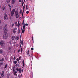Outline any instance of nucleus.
Wrapping results in <instances>:
<instances>
[{
	"label": "nucleus",
	"mask_w": 78,
	"mask_h": 78,
	"mask_svg": "<svg viewBox=\"0 0 78 78\" xmlns=\"http://www.w3.org/2000/svg\"><path fill=\"white\" fill-rule=\"evenodd\" d=\"M20 43H21L22 45H23V41H20Z\"/></svg>",
	"instance_id": "16"
},
{
	"label": "nucleus",
	"mask_w": 78,
	"mask_h": 78,
	"mask_svg": "<svg viewBox=\"0 0 78 78\" xmlns=\"http://www.w3.org/2000/svg\"><path fill=\"white\" fill-rule=\"evenodd\" d=\"M15 16L16 18H18L19 17V15L18 14V11L17 10H16L15 12Z\"/></svg>",
	"instance_id": "2"
},
{
	"label": "nucleus",
	"mask_w": 78,
	"mask_h": 78,
	"mask_svg": "<svg viewBox=\"0 0 78 78\" xmlns=\"http://www.w3.org/2000/svg\"><path fill=\"white\" fill-rule=\"evenodd\" d=\"M10 1L11 0H7V3H9V2H10Z\"/></svg>",
	"instance_id": "25"
},
{
	"label": "nucleus",
	"mask_w": 78,
	"mask_h": 78,
	"mask_svg": "<svg viewBox=\"0 0 78 78\" xmlns=\"http://www.w3.org/2000/svg\"><path fill=\"white\" fill-rule=\"evenodd\" d=\"M22 2V6H23V4L24 3V2H23V0H22V2Z\"/></svg>",
	"instance_id": "18"
},
{
	"label": "nucleus",
	"mask_w": 78,
	"mask_h": 78,
	"mask_svg": "<svg viewBox=\"0 0 78 78\" xmlns=\"http://www.w3.org/2000/svg\"><path fill=\"white\" fill-rule=\"evenodd\" d=\"M23 29H24V30H25H25L26 29L25 26V25H24V26H23Z\"/></svg>",
	"instance_id": "21"
},
{
	"label": "nucleus",
	"mask_w": 78,
	"mask_h": 78,
	"mask_svg": "<svg viewBox=\"0 0 78 78\" xmlns=\"http://www.w3.org/2000/svg\"><path fill=\"white\" fill-rule=\"evenodd\" d=\"M1 5H0V9H1Z\"/></svg>",
	"instance_id": "58"
},
{
	"label": "nucleus",
	"mask_w": 78,
	"mask_h": 78,
	"mask_svg": "<svg viewBox=\"0 0 78 78\" xmlns=\"http://www.w3.org/2000/svg\"><path fill=\"white\" fill-rule=\"evenodd\" d=\"M15 9H12V10L10 14L11 16H12V17H13V16L14 14L15 13Z\"/></svg>",
	"instance_id": "1"
},
{
	"label": "nucleus",
	"mask_w": 78,
	"mask_h": 78,
	"mask_svg": "<svg viewBox=\"0 0 78 78\" xmlns=\"http://www.w3.org/2000/svg\"><path fill=\"white\" fill-rule=\"evenodd\" d=\"M16 58V57H14L13 58L14 60H15Z\"/></svg>",
	"instance_id": "42"
},
{
	"label": "nucleus",
	"mask_w": 78,
	"mask_h": 78,
	"mask_svg": "<svg viewBox=\"0 0 78 78\" xmlns=\"http://www.w3.org/2000/svg\"><path fill=\"white\" fill-rule=\"evenodd\" d=\"M0 61H1V58H0Z\"/></svg>",
	"instance_id": "62"
},
{
	"label": "nucleus",
	"mask_w": 78,
	"mask_h": 78,
	"mask_svg": "<svg viewBox=\"0 0 78 78\" xmlns=\"http://www.w3.org/2000/svg\"><path fill=\"white\" fill-rule=\"evenodd\" d=\"M11 49V47H8V51H10V50Z\"/></svg>",
	"instance_id": "20"
},
{
	"label": "nucleus",
	"mask_w": 78,
	"mask_h": 78,
	"mask_svg": "<svg viewBox=\"0 0 78 78\" xmlns=\"http://www.w3.org/2000/svg\"><path fill=\"white\" fill-rule=\"evenodd\" d=\"M7 35H6V34H4L3 35V38L4 39H6L7 38Z\"/></svg>",
	"instance_id": "6"
},
{
	"label": "nucleus",
	"mask_w": 78,
	"mask_h": 78,
	"mask_svg": "<svg viewBox=\"0 0 78 78\" xmlns=\"http://www.w3.org/2000/svg\"><path fill=\"white\" fill-rule=\"evenodd\" d=\"M16 46H17V47H18V46H19V44H17V45H16Z\"/></svg>",
	"instance_id": "46"
},
{
	"label": "nucleus",
	"mask_w": 78,
	"mask_h": 78,
	"mask_svg": "<svg viewBox=\"0 0 78 78\" xmlns=\"http://www.w3.org/2000/svg\"><path fill=\"white\" fill-rule=\"evenodd\" d=\"M28 13H29V11H27L26 12L27 14H28Z\"/></svg>",
	"instance_id": "45"
},
{
	"label": "nucleus",
	"mask_w": 78,
	"mask_h": 78,
	"mask_svg": "<svg viewBox=\"0 0 78 78\" xmlns=\"http://www.w3.org/2000/svg\"><path fill=\"white\" fill-rule=\"evenodd\" d=\"M24 32H25V30H24V29H23V28L22 30V33H24Z\"/></svg>",
	"instance_id": "24"
},
{
	"label": "nucleus",
	"mask_w": 78,
	"mask_h": 78,
	"mask_svg": "<svg viewBox=\"0 0 78 78\" xmlns=\"http://www.w3.org/2000/svg\"><path fill=\"white\" fill-rule=\"evenodd\" d=\"M16 38L17 39V40H19V37H16Z\"/></svg>",
	"instance_id": "36"
},
{
	"label": "nucleus",
	"mask_w": 78,
	"mask_h": 78,
	"mask_svg": "<svg viewBox=\"0 0 78 78\" xmlns=\"http://www.w3.org/2000/svg\"><path fill=\"white\" fill-rule=\"evenodd\" d=\"M32 39L33 40V42H34V37H33V36H32Z\"/></svg>",
	"instance_id": "28"
},
{
	"label": "nucleus",
	"mask_w": 78,
	"mask_h": 78,
	"mask_svg": "<svg viewBox=\"0 0 78 78\" xmlns=\"http://www.w3.org/2000/svg\"><path fill=\"white\" fill-rule=\"evenodd\" d=\"M20 30H18V33H19V34H20Z\"/></svg>",
	"instance_id": "44"
},
{
	"label": "nucleus",
	"mask_w": 78,
	"mask_h": 78,
	"mask_svg": "<svg viewBox=\"0 0 78 78\" xmlns=\"http://www.w3.org/2000/svg\"><path fill=\"white\" fill-rule=\"evenodd\" d=\"M24 2H25V0H24Z\"/></svg>",
	"instance_id": "63"
},
{
	"label": "nucleus",
	"mask_w": 78,
	"mask_h": 78,
	"mask_svg": "<svg viewBox=\"0 0 78 78\" xmlns=\"http://www.w3.org/2000/svg\"><path fill=\"white\" fill-rule=\"evenodd\" d=\"M18 63H20V62H19V61H18V67H20V65H18Z\"/></svg>",
	"instance_id": "40"
},
{
	"label": "nucleus",
	"mask_w": 78,
	"mask_h": 78,
	"mask_svg": "<svg viewBox=\"0 0 78 78\" xmlns=\"http://www.w3.org/2000/svg\"><path fill=\"white\" fill-rule=\"evenodd\" d=\"M0 45L1 46H4V45H5V42H4L3 41H0Z\"/></svg>",
	"instance_id": "3"
},
{
	"label": "nucleus",
	"mask_w": 78,
	"mask_h": 78,
	"mask_svg": "<svg viewBox=\"0 0 78 78\" xmlns=\"http://www.w3.org/2000/svg\"><path fill=\"white\" fill-rule=\"evenodd\" d=\"M22 76H23L22 74H21V75H20L21 77H22Z\"/></svg>",
	"instance_id": "57"
},
{
	"label": "nucleus",
	"mask_w": 78,
	"mask_h": 78,
	"mask_svg": "<svg viewBox=\"0 0 78 78\" xmlns=\"http://www.w3.org/2000/svg\"><path fill=\"white\" fill-rule=\"evenodd\" d=\"M33 50H34V48H31V51H33Z\"/></svg>",
	"instance_id": "38"
},
{
	"label": "nucleus",
	"mask_w": 78,
	"mask_h": 78,
	"mask_svg": "<svg viewBox=\"0 0 78 78\" xmlns=\"http://www.w3.org/2000/svg\"><path fill=\"white\" fill-rule=\"evenodd\" d=\"M9 44H10V45H12V42L11 41H9Z\"/></svg>",
	"instance_id": "41"
},
{
	"label": "nucleus",
	"mask_w": 78,
	"mask_h": 78,
	"mask_svg": "<svg viewBox=\"0 0 78 78\" xmlns=\"http://www.w3.org/2000/svg\"><path fill=\"white\" fill-rule=\"evenodd\" d=\"M16 26H18V24H17V22H16Z\"/></svg>",
	"instance_id": "33"
},
{
	"label": "nucleus",
	"mask_w": 78,
	"mask_h": 78,
	"mask_svg": "<svg viewBox=\"0 0 78 78\" xmlns=\"http://www.w3.org/2000/svg\"><path fill=\"white\" fill-rule=\"evenodd\" d=\"M16 0H12V4H14V3H15Z\"/></svg>",
	"instance_id": "13"
},
{
	"label": "nucleus",
	"mask_w": 78,
	"mask_h": 78,
	"mask_svg": "<svg viewBox=\"0 0 78 78\" xmlns=\"http://www.w3.org/2000/svg\"><path fill=\"white\" fill-rule=\"evenodd\" d=\"M7 67V65H5V68H6V67Z\"/></svg>",
	"instance_id": "52"
},
{
	"label": "nucleus",
	"mask_w": 78,
	"mask_h": 78,
	"mask_svg": "<svg viewBox=\"0 0 78 78\" xmlns=\"http://www.w3.org/2000/svg\"><path fill=\"white\" fill-rule=\"evenodd\" d=\"M21 57H20L19 58V60H20V58H21Z\"/></svg>",
	"instance_id": "39"
},
{
	"label": "nucleus",
	"mask_w": 78,
	"mask_h": 78,
	"mask_svg": "<svg viewBox=\"0 0 78 78\" xmlns=\"http://www.w3.org/2000/svg\"><path fill=\"white\" fill-rule=\"evenodd\" d=\"M22 51H23V48H21V51L22 52Z\"/></svg>",
	"instance_id": "49"
},
{
	"label": "nucleus",
	"mask_w": 78,
	"mask_h": 78,
	"mask_svg": "<svg viewBox=\"0 0 78 78\" xmlns=\"http://www.w3.org/2000/svg\"><path fill=\"white\" fill-rule=\"evenodd\" d=\"M22 9H20V14H22Z\"/></svg>",
	"instance_id": "26"
},
{
	"label": "nucleus",
	"mask_w": 78,
	"mask_h": 78,
	"mask_svg": "<svg viewBox=\"0 0 78 78\" xmlns=\"http://www.w3.org/2000/svg\"><path fill=\"white\" fill-rule=\"evenodd\" d=\"M9 74H7V78H9Z\"/></svg>",
	"instance_id": "31"
},
{
	"label": "nucleus",
	"mask_w": 78,
	"mask_h": 78,
	"mask_svg": "<svg viewBox=\"0 0 78 78\" xmlns=\"http://www.w3.org/2000/svg\"><path fill=\"white\" fill-rule=\"evenodd\" d=\"M20 49H19V50L18 51V52H20Z\"/></svg>",
	"instance_id": "47"
},
{
	"label": "nucleus",
	"mask_w": 78,
	"mask_h": 78,
	"mask_svg": "<svg viewBox=\"0 0 78 78\" xmlns=\"http://www.w3.org/2000/svg\"><path fill=\"white\" fill-rule=\"evenodd\" d=\"M4 58H2V59L1 60V62H3V61H4Z\"/></svg>",
	"instance_id": "23"
},
{
	"label": "nucleus",
	"mask_w": 78,
	"mask_h": 78,
	"mask_svg": "<svg viewBox=\"0 0 78 78\" xmlns=\"http://www.w3.org/2000/svg\"><path fill=\"white\" fill-rule=\"evenodd\" d=\"M19 61V59H17V61H18H18Z\"/></svg>",
	"instance_id": "53"
},
{
	"label": "nucleus",
	"mask_w": 78,
	"mask_h": 78,
	"mask_svg": "<svg viewBox=\"0 0 78 78\" xmlns=\"http://www.w3.org/2000/svg\"><path fill=\"white\" fill-rule=\"evenodd\" d=\"M22 63L23 64V67H24V66H25V62H24V60H23V61L22 62Z\"/></svg>",
	"instance_id": "11"
},
{
	"label": "nucleus",
	"mask_w": 78,
	"mask_h": 78,
	"mask_svg": "<svg viewBox=\"0 0 78 78\" xmlns=\"http://www.w3.org/2000/svg\"><path fill=\"white\" fill-rule=\"evenodd\" d=\"M15 67H13L12 69H13V71L14 75H16V76H17V71H14V69H15Z\"/></svg>",
	"instance_id": "4"
},
{
	"label": "nucleus",
	"mask_w": 78,
	"mask_h": 78,
	"mask_svg": "<svg viewBox=\"0 0 78 78\" xmlns=\"http://www.w3.org/2000/svg\"><path fill=\"white\" fill-rule=\"evenodd\" d=\"M13 25H14V24H12V27L13 26Z\"/></svg>",
	"instance_id": "55"
},
{
	"label": "nucleus",
	"mask_w": 78,
	"mask_h": 78,
	"mask_svg": "<svg viewBox=\"0 0 78 78\" xmlns=\"http://www.w3.org/2000/svg\"><path fill=\"white\" fill-rule=\"evenodd\" d=\"M7 24L5 25V27H6V29H7Z\"/></svg>",
	"instance_id": "37"
},
{
	"label": "nucleus",
	"mask_w": 78,
	"mask_h": 78,
	"mask_svg": "<svg viewBox=\"0 0 78 78\" xmlns=\"http://www.w3.org/2000/svg\"><path fill=\"white\" fill-rule=\"evenodd\" d=\"M30 56H31L30 54L29 55Z\"/></svg>",
	"instance_id": "61"
},
{
	"label": "nucleus",
	"mask_w": 78,
	"mask_h": 78,
	"mask_svg": "<svg viewBox=\"0 0 78 78\" xmlns=\"http://www.w3.org/2000/svg\"><path fill=\"white\" fill-rule=\"evenodd\" d=\"M5 9V6H2V11H4V10Z\"/></svg>",
	"instance_id": "8"
},
{
	"label": "nucleus",
	"mask_w": 78,
	"mask_h": 78,
	"mask_svg": "<svg viewBox=\"0 0 78 78\" xmlns=\"http://www.w3.org/2000/svg\"><path fill=\"white\" fill-rule=\"evenodd\" d=\"M3 51L2 50H0V53H2Z\"/></svg>",
	"instance_id": "32"
},
{
	"label": "nucleus",
	"mask_w": 78,
	"mask_h": 78,
	"mask_svg": "<svg viewBox=\"0 0 78 78\" xmlns=\"http://www.w3.org/2000/svg\"><path fill=\"white\" fill-rule=\"evenodd\" d=\"M23 25H24V20H23V23H22Z\"/></svg>",
	"instance_id": "48"
},
{
	"label": "nucleus",
	"mask_w": 78,
	"mask_h": 78,
	"mask_svg": "<svg viewBox=\"0 0 78 78\" xmlns=\"http://www.w3.org/2000/svg\"><path fill=\"white\" fill-rule=\"evenodd\" d=\"M7 17V14H5L4 20H6Z\"/></svg>",
	"instance_id": "9"
},
{
	"label": "nucleus",
	"mask_w": 78,
	"mask_h": 78,
	"mask_svg": "<svg viewBox=\"0 0 78 78\" xmlns=\"http://www.w3.org/2000/svg\"><path fill=\"white\" fill-rule=\"evenodd\" d=\"M3 62H0V66H1V65H3Z\"/></svg>",
	"instance_id": "27"
},
{
	"label": "nucleus",
	"mask_w": 78,
	"mask_h": 78,
	"mask_svg": "<svg viewBox=\"0 0 78 78\" xmlns=\"http://www.w3.org/2000/svg\"><path fill=\"white\" fill-rule=\"evenodd\" d=\"M4 71H2V73H1L2 77H4Z\"/></svg>",
	"instance_id": "7"
},
{
	"label": "nucleus",
	"mask_w": 78,
	"mask_h": 78,
	"mask_svg": "<svg viewBox=\"0 0 78 78\" xmlns=\"http://www.w3.org/2000/svg\"><path fill=\"white\" fill-rule=\"evenodd\" d=\"M26 8L27 9H28V4H27V5L26 6Z\"/></svg>",
	"instance_id": "30"
},
{
	"label": "nucleus",
	"mask_w": 78,
	"mask_h": 78,
	"mask_svg": "<svg viewBox=\"0 0 78 78\" xmlns=\"http://www.w3.org/2000/svg\"><path fill=\"white\" fill-rule=\"evenodd\" d=\"M25 25L26 26H27V25H28V24H27V23L25 24Z\"/></svg>",
	"instance_id": "51"
},
{
	"label": "nucleus",
	"mask_w": 78,
	"mask_h": 78,
	"mask_svg": "<svg viewBox=\"0 0 78 78\" xmlns=\"http://www.w3.org/2000/svg\"><path fill=\"white\" fill-rule=\"evenodd\" d=\"M23 12H24V9L23 6Z\"/></svg>",
	"instance_id": "43"
},
{
	"label": "nucleus",
	"mask_w": 78,
	"mask_h": 78,
	"mask_svg": "<svg viewBox=\"0 0 78 78\" xmlns=\"http://www.w3.org/2000/svg\"><path fill=\"white\" fill-rule=\"evenodd\" d=\"M8 6H9V7L10 10V11H11V10L12 9H11V6L10 5H9V4Z\"/></svg>",
	"instance_id": "15"
},
{
	"label": "nucleus",
	"mask_w": 78,
	"mask_h": 78,
	"mask_svg": "<svg viewBox=\"0 0 78 78\" xmlns=\"http://www.w3.org/2000/svg\"><path fill=\"white\" fill-rule=\"evenodd\" d=\"M29 53H30V50H28V51H27V55H28V56H29Z\"/></svg>",
	"instance_id": "17"
},
{
	"label": "nucleus",
	"mask_w": 78,
	"mask_h": 78,
	"mask_svg": "<svg viewBox=\"0 0 78 78\" xmlns=\"http://www.w3.org/2000/svg\"><path fill=\"white\" fill-rule=\"evenodd\" d=\"M4 32H5V33H7V32L8 31V30H7V29H6V28L5 27V26L4 28Z\"/></svg>",
	"instance_id": "5"
},
{
	"label": "nucleus",
	"mask_w": 78,
	"mask_h": 78,
	"mask_svg": "<svg viewBox=\"0 0 78 78\" xmlns=\"http://www.w3.org/2000/svg\"><path fill=\"white\" fill-rule=\"evenodd\" d=\"M21 72H23V69H22V70H21Z\"/></svg>",
	"instance_id": "54"
},
{
	"label": "nucleus",
	"mask_w": 78,
	"mask_h": 78,
	"mask_svg": "<svg viewBox=\"0 0 78 78\" xmlns=\"http://www.w3.org/2000/svg\"><path fill=\"white\" fill-rule=\"evenodd\" d=\"M20 47H21V46H20Z\"/></svg>",
	"instance_id": "64"
},
{
	"label": "nucleus",
	"mask_w": 78,
	"mask_h": 78,
	"mask_svg": "<svg viewBox=\"0 0 78 78\" xmlns=\"http://www.w3.org/2000/svg\"><path fill=\"white\" fill-rule=\"evenodd\" d=\"M1 72H0V75H1Z\"/></svg>",
	"instance_id": "60"
},
{
	"label": "nucleus",
	"mask_w": 78,
	"mask_h": 78,
	"mask_svg": "<svg viewBox=\"0 0 78 78\" xmlns=\"http://www.w3.org/2000/svg\"><path fill=\"white\" fill-rule=\"evenodd\" d=\"M19 71L20 73H21V68H19Z\"/></svg>",
	"instance_id": "19"
},
{
	"label": "nucleus",
	"mask_w": 78,
	"mask_h": 78,
	"mask_svg": "<svg viewBox=\"0 0 78 78\" xmlns=\"http://www.w3.org/2000/svg\"><path fill=\"white\" fill-rule=\"evenodd\" d=\"M1 20H0V24H1Z\"/></svg>",
	"instance_id": "59"
},
{
	"label": "nucleus",
	"mask_w": 78,
	"mask_h": 78,
	"mask_svg": "<svg viewBox=\"0 0 78 78\" xmlns=\"http://www.w3.org/2000/svg\"><path fill=\"white\" fill-rule=\"evenodd\" d=\"M16 28H14L13 30V33H16Z\"/></svg>",
	"instance_id": "14"
},
{
	"label": "nucleus",
	"mask_w": 78,
	"mask_h": 78,
	"mask_svg": "<svg viewBox=\"0 0 78 78\" xmlns=\"http://www.w3.org/2000/svg\"><path fill=\"white\" fill-rule=\"evenodd\" d=\"M11 38H12V41H14L15 38V37H14V36H12L11 37Z\"/></svg>",
	"instance_id": "10"
},
{
	"label": "nucleus",
	"mask_w": 78,
	"mask_h": 78,
	"mask_svg": "<svg viewBox=\"0 0 78 78\" xmlns=\"http://www.w3.org/2000/svg\"><path fill=\"white\" fill-rule=\"evenodd\" d=\"M17 62V61H14V63H15V64H16V63Z\"/></svg>",
	"instance_id": "29"
},
{
	"label": "nucleus",
	"mask_w": 78,
	"mask_h": 78,
	"mask_svg": "<svg viewBox=\"0 0 78 78\" xmlns=\"http://www.w3.org/2000/svg\"><path fill=\"white\" fill-rule=\"evenodd\" d=\"M21 1H22V0H19V2H21Z\"/></svg>",
	"instance_id": "56"
},
{
	"label": "nucleus",
	"mask_w": 78,
	"mask_h": 78,
	"mask_svg": "<svg viewBox=\"0 0 78 78\" xmlns=\"http://www.w3.org/2000/svg\"><path fill=\"white\" fill-rule=\"evenodd\" d=\"M20 25H21V23H19V21H18V27H19V26H20Z\"/></svg>",
	"instance_id": "12"
},
{
	"label": "nucleus",
	"mask_w": 78,
	"mask_h": 78,
	"mask_svg": "<svg viewBox=\"0 0 78 78\" xmlns=\"http://www.w3.org/2000/svg\"><path fill=\"white\" fill-rule=\"evenodd\" d=\"M18 66V63H17V62L16 65H15V66L17 67Z\"/></svg>",
	"instance_id": "34"
},
{
	"label": "nucleus",
	"mask_w": 78,
	"mask_h": 78,
	"mask_svg": "<svg viewBox=\"0 0 78 78\" xmlns=\"http://www.w3.org/2000/svg\"><path fill=\"white\" fill-rule=\"evenodd\" d=\"M23 8H24V11L25 10V8L26 7V5H25V4H24V6H23Z\"/></svg>",
	"instance_id": "22"
},
{
	"label": "nucleus",
	"mask_w": 78,
	"mask_h": 78,
	"mask_svg": "<svg viewBox=\"0 0 78 78\" xmlns=\"http://www.w3.org/2000/svg\"><path fill=\"white\" fill-rule=\"evenodd\" d=\"M16 71H19V68H16Z\"/></svg>",
	"instance_id": "35"
},
{
	"label": "nucleus",
	"mask_w": 78,
	"mask_h": 78,
	"mask_svg": "<svg viewBox=\"0 0 78 78\" xmlns=\"http://www.w3.org/2000/svg\"><path fill=\"white\" fill-rule=\"evenodd\" d=\"M22 17H23V13H22Z\"/></svg>",
	"instance_id": "50"
}]
</instances>
